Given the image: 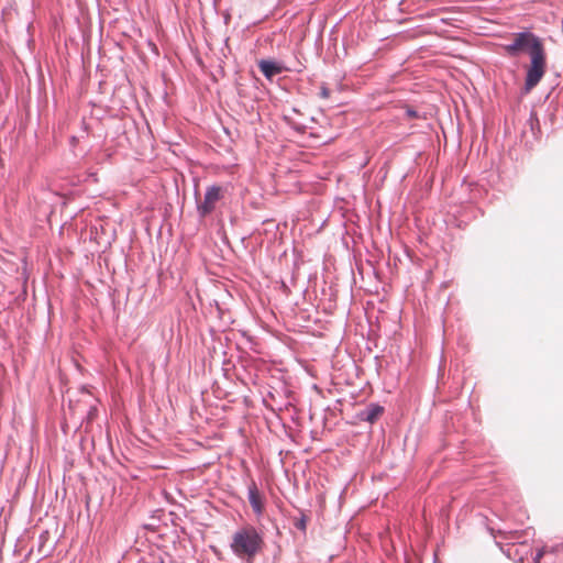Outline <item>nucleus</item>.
<instances>
[{"label": "nucleus", "instance_id": "423d86ee", "mask_svg": "<svg viewBox=\"0 0 563 563\" xmlns=\"http://www.w3.org/2000/svg\"><path fill=\"white\" fill-rule=\"evenodd\" d=\"M385 408L378 402H369L365 408L357 411L355 418L360 421L375 423L384 413Z\"/></svg>", "mask_w": 563, "mask_h": 563}, {"label": "nucleus", "instance_id": "1a4fd4ad", "mask_svg": "<svg viewBox=\"0 0 563 563\" xmlns=\"http://www.w3.org/2000/svg\"><path fill=\"white\" fill-rule=\"evenodd\" d=\"M307 522H308V517L302 511H300V517L295 519L294 526L296 529H298L302 533H306Z\"/></svg>", "mask_w": 563, "mask_h": 563}, {"label": "nucleus", "instance_id": "6e6552de", "mask_svg": "<svg viewBox=\"0 0 563 563\" xmlns=\"http://www.w3.org/2000/svg\"><path fill=\"white\" fill-rule=\"evenodd\" d=\"M283 119L286 122V124L289 128H291L292 130H295L296 132H298V133H305L306 132L307 125L296 122L295 120H292L288 115H284Z\"/></svg>", "mask_w": 563, "mask_h": 563}, {"label": "nucleus", "instance_id": "7ed1b4c3", "mask_svg": "<svg viewBox=\"0 0 563 563\" xmlns=\"http://www.w3.org/2000/svg\"><path fill=\"white\" fill-rule=\"evenodd\" d=\"M224 197V189L212 184L206 188L203 199H200V194L195 189L196 211L199 219L203 220L209 217L217 207V203Z\"/></svg>", "mask_w": 563, "mask_h": 563}, {"label": "nucleus", "instance_id": "9d476101", "mask_svg": "<svg viewBox=\"0 0 563 563\" xmlns=\"http://www.w3.org/2000/svg\"><path fill=\"white\" fill-rule=\"evenodd\" d=\"M402 108H405V114L407 118H409V119H420L421 118L419 112L417 110H415L412 107L405 104Z\"/></svg>", "mask_w": 563, "mask_h": 563}, {"label": "nucleus", "instance_id": "39448f33", "mask_svg": "<svg viewBox=\"0 0 563 563\" xmlns=\"http://www.w3.org/2000/svg\"><path fill=\"white\" fill-rule=\"evenodd\" d=\"M247 498L255 516L261 517L264 512V497L254 479L247 485Z\"/></svg>", "mask_w": 563, "mask_h": 563}, {"label": "nucleus", "instance_id": "9b49d317", "mask_svg": "<svg viewBox=\"0 0 563 563\" xmlns=\"http://www.w3.org/2000/svg\"><path fill=\"white\" fill-rule=\"evenodd\" d=\"M330 95L331 90L325 85H322L320 89V97L327 99L330 97Z\"/></svg>", "mask_w": 563, "mask_h": 563}, {"label": "nucleus", "instance_id": "f03ea898", "mask_svg": "<svg viewBox=\"0 0 563 563\" xmlns=\"http://www.w3.org/2000/svg\"><path fill=\"white\" fill-rule=\"evenodd\" d=\"M264 537L256 527L246 525L238 529L231 539L232 553L244 563H254L255 558L263 551Z\"/></svg>", "mask_w": 563, "mask_h": 563}, {"label": "nucleus", "instance_id": "0eeeda50", "mask_svg": "<svg viewBox=\"0 0 563 563\" xmlns=\"http://www.w3.org/2000/svg\"><path fill=\"white\" fill-rule=\"evenodd\" d=\"M527 124L529 125L530 133L532 134L533 139L538 137V134L541 132L539 119L534 111L530 112V115L527 120Z\"/></svg>", "mask_w": 563, "mask_h": 563}, {"label": "nucleus", "instance_id": "ddd939ff", "mask_svg": "<svg viewBox=\"0 0 563 563\" xmlns=\"http://www.w3.org/2000/svg\"><path fill=\"white\" fill-rule=\"evenodd\" d=\"M522 135H523V136H526V135H527V130H526V129L522 131Z\"/></svg>", "mask_w": 563, "mask_h": 563}, {"label": "nucleus", "instance_id": "f257e3e1", "mask_svg": "<svg viewBox=\"0 0 563 563\" xmlns=\"http://www.w3.org/2000/svg\"><path fill=\"white\" fill-rule=\"evenodd\" d=\"M512 36L511 43L505 45L504 49L508 57L515 58L522 54L529 56L522 88V92L528 93L547 73V52L542 38L529 30L514 33Z\"/></svg>", "mask_w": 563, "mask_h": 563}, {"label": "nucleus", "instance_id": "4468645a", "mask_svg": "<svg viewBox=\"0 0 563 563\" xmlns=\"http://www.w3.org/2000/svg\"><path fill=\"white\" fill-rule=\"evenodd\" d=\"M76 141H77L76 136H73L71 142H76Z\"/></svg>", "mask_w": 563, "mask_h": 563}, {"label": "nucleus", "instance_id": "2eb2a0df", "mask_svg": "<svg viewBox=\"0 0 563 563\" xmlns=\"http://www.w3.org/2000/svg\"><path fill=\"white\" fill-rule=\"evenodd\" d=\"M158 563H164V561H163V560H161Z\"/></svg>", "mask_w": 563, "mask_h": 563}, {"label": "nucleus", "instance_id": "f8f14e48", "mask_svg": "<svg viewBox=\"0 0 563 563\" xmlns=\"http://www.w3.org/2000/svg\"><path fill=\"white\" fill-rule=\"evenodd\" d=\"M544 551H545L544 548L537 551L536 556L533 558L534 563H540V560L543 556Z\"/></svg>", "mask_w": 563, "mask_h": 563}, {"label": "nucleus", "instance_id": "20e7f679", "mask_svg": "<svg viewBox=\"0 0 563 563\" xmlns=\"http://www.w3.org/2000/svg\"><path fill=\"white\" fill-rule=\"evenodd\" d=\"M257 66L260 71L267 80H272L275 76L285 71H289V68L286 67L283 63L274 59H260L257 62Z\"/></svg>", "mask_w": 563, "mask_h": 563}]
</instances>
